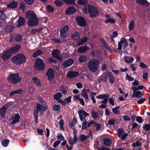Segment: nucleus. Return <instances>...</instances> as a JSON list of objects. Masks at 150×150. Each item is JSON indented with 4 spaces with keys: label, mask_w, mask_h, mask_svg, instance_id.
Here are the masks:
<instances>
[{
    "label": "nucleus",
    "mask_w": 150,
    "mask_h": 150,
    "mask_svg": "<svg viewBox=\"0 0 150 150\" xmlns=\"http://www.w3.org/2000/svg\"><path fill=\"white\" fill-rule=\"evenodd\" d=\"M79 118L81 121L83 120L84 122L82 124V130H84L87 128L88 127H89L91 125L93 124L94 121L93 120H91L88 123L86 119L87 116H89V114L86 112L85 110H79L78 112Z\"/></svg>",
    "instance_id": "1"
},
{
    "label": "nucleus",
    "mask_w": 150,
    "mask_h": 150,
    "mask_svg": "<svg viewBox=\"0 0 150 150\" xmlns=\"http://www.w3.org/2000/svg\"><path fill=\"white\" fill-rule=\"evenodd\" d=\"M26 17L28 19V24L29 26H32L37 25L39 22V20L36 15L32 10H29L26 12Z\"/></svg>",
    "instance_id": "2"
},
{
    "label": "nucleus",
    "mask_w": 150,
    "mask_h": 150,
    "mask_svg": "<svg viewBox=\"0 0 150 150\" xmlns=\"http://www.w3.org/2000/svg\"><path fill=\"white\" fill-rule=\"evenodd\" d=\"M82 11L85 13L87 14L88 11L91 18H94L98 16L99 12L95 6L91 5H87L83 8Z\"/></svg>",
    "instance_id": "3"
},
{
    "label": "nucleus",
    "mask_w": 150,
    "mask_h": 150,
    "mask_svg": "<svg viewBox=\"0 0 150 150\" xmlns=\"http://www.w3.org/2000/svg\"><path fill=\"white\" fill-rule=\"evenodd\" d=\"M40 103H38L36 110L34 111L40 112V115H42L45 111L46 110L48 109V105L41 98L39 99Z\"/></svg>",
    "instance_id": "4"
},
{
    "label": "nucleus",
    "mask_w": 150,
    "mask_h": 150,
    "mask_svg": "<svg viewBox=\"0 0 150 150\" xmlns=\"http://www.w3.org/2000/svg\"><path fill=\"white\" fill-rule=\"evenodd\" d=\"M99 62L95 59L91 60L88 64V68L92 72L95 73L99 68Z\"/></svg>",
    "instance_id": "5"
},
{
    "label": "nucleus",
    "mask_w": 150,
    "mask_h": 150,
    "mask_svg": "<svg viewBox=\"0 0 150 150\" xmlns=\"http://www.w3.org/2000/svg\"><path fill=\"white\" fill-rule=\"evenodd\" d=\"M13 63L16 65H20L26 61V57L22 54H18L11 59Z\"/></svg>",
    "instance_id": "6"
},
{
    "label": "nucleus",
    "mask_w": 150,
    "mask_h": 150,
    "mask_svg": "<svg viewBox=\"0 0 150 150\" xmlns=\"http://www.w3.org/2000/svg\"><path fill=\"white\" fill-rule=\"evenodd\" d=\"M8 80L9 82L17 84L20 82L21 78L19 76L18 74H12L9 75Z\"/></svg>",
    "instance_id": "7"
},
{
    "label": "nucleus",
    "mask_w": 150,
    "mask_h": 150,
    "mask_svg": "<svg viewBox=\"0 0 150 150\" xmlns=\"http://www.w3.org/2000/svg\"><path fill=\"white\" fill-rule=\"evenodd\" d=\"M45 65L43 61L41 59L38 58L36 59L35 67L36 69L42 70L44 69Z\"/></svg>",
    "instance_id": "8"
},
{
    "label": "nucleus",
    "mask_w": 150,
    "mask_h": 150,
    "mask_svg": "<svg viewBox=\"0 0 150 150\" xmlns=\"http://www.w3.org/2000/svg\"><path fill=\"white\" fill-rule=\"evenodd\" d=\"M73 134L74 138L73 139L71 138H70L68 139L69 143L72 146L77 142V140L78 139L77 136V131L75 129L73 130Z\"/></svg>",
    "instance_id": "9"
},
{
    "label": "nucleus",
    "mask_w": 150,
    "mask_h": 150,
    "mask_svg": "<svg viewBox=\"0 0 150 150\" xmlns=\"http://www.w3.org/2000/svg\"><path fill=\"white\" fill-rule=\"evenodd\" d=\"M76 21L77 24L81 27L85 26L86 22L84 18L81 16H78L76 19Z\"/></svg>",
    "instance_id": "10"
},
{
    "label": "nucleus",
    "mask_w": 150,
    "mask_h": 150,
    "mask_svg": "<svg viewBox=\"0 0 150 150\" xmlns=\"http://www.w3.org/2000/svg\"><path fill=\"white\" fill-rule=\"evenodd\" d=\"M69 27L68 25L64 27L60 31V36L62 38H64L67 35Z\"/></svg>",
    "instance_id": "11"
},
{
    "label": "nucleus",
    "mask_w": 150,
    "mask_h": 150,
    "mask_svg": "<svg viewBox=\"0 0 150 150\" xmlns=\"http://www.w3.org/2000/svg\"><path fill=\"white\" fill-rule=\"evenodd\" d=\"M52 54L54 57L58 60L62 61V58L58 50H54L52 53Z\"/></svg>",
    "instance_id": "12"
},
{
    "label": "nucleus",
    "mask_w": 150,
    "mask_h": 150,
    "mask_svg": "<svg viewBox=\"0 0 150 150\" xmlns=\"http://www.w3.org/2000/svg\"><path fill=\"white\" fill-rule=\"evenodd\" d=\"M122 44H124L125 46H128V43L127 42L126 40L124 38H121L120 41L118 43V50L120 51L122 49Z\"/></svg>",
    "instance_id": "13"
},
{
    "label": "nucleus",
    "mask_w": 150,
    "mask_h": 150,
    "mask_svg": "<svg viewBox=\"0 0 150 150\" xmlns=\"http://www.w3.org/2000/svg\"><path fill=\"white\" fill-rule=\"evenodd\" d=\"M47 76L50 81H52L53 80L54 77L53 70L51 69H49L47 72Z\"/></svg>",
    "instance_id": "14"
},
{
    "label": "nucleus",
    "mask_w": 150,
    "mask_h": 150,
    "mask_svg": "<svg viewBox=\"0 0 150 150\" xmlns=\"http://www.w3.org/2000/svg\"><path fill=\"white\" fill-rule=\"evenodd\" d=\"M8 12L6 10H0V18L4 20L8 17Z\"/></svg>",
    "instance_id": "15"
},
{
    "label": "nucleus",
    "mask_w": 150,
    "mask_h": 150,
    "mask_svg": "<svg viewBox=\"0 0 150 150\" xmlns=\"http://www.w3.org/2000/svg\"><path fill=\"white\" fill-rule=\"evenodd\" d=\"M25 21V20L23 18L19 16L18 19L16 22L15 25L18 27H21L24 24Z\"/></svg>",
    "instance_id": "16"
},
{
    "label": "nucleus",
    "mask_w": 150,
    "mask_h": 150,
    "mask_svg": "<svg viewBox=\"0 0 150 150\" xmlns=\"http://www.w3.org/2000/svg\"><path fill=\"white\" fill-rule=\"evenodd\" d=\"M74 63V60L69 59L65 61L63 64L64 67L66 68L71 66Z\"/></svg>",
    "instance_id": "17"
},
{
    "label": "nucleus",
    "mask_w": 150,
    "mask_h": 150,
    "mask_svg": "<svg viewBox=\"0 0 150 150\" xmlns=\"http://www.w3.org/2000/svg\"><path fill=\"white\" fill-rule=\"evenodd\" d=\"M20 119V116L18 114H15L12 117V119L13 120L11 123V124L14 125L15 123L18 122Z\"/></svg>",
    "instance_id": "18"
},
{
    "label": "nucleus",
    "mask_w": 150,
    "mask_h": 150,
    "mask_svg": "<svg viewBox=\"0 0 150 150\" xmlns=\"http://www.w3.org/2000/svg\"><path fill=\"white\" fill-rule=\"evenodd\" d=\"M79 74L78 72L71 71L68 73L67 77L70 79L73 78L77 76Z\"/></svg>",
    "instance_id": "19"
},
{
    "label": "nucleus",
    "mask_w": 150,
    "mask_h": 150,
    "mask_svg": "<svg viewBox=\"0 0 150 150\" xmlns=\"http://www.w3.org/2000/svg\"><path fill=\"white\" fill-rule=\"evenodd\" d=\"M14 29V27L12 25H7L4 30L7 33H10L12 32Z\"/></svg>",
    "instance_id": "20"
},
{
    "label": "nucleus",
    "mask_w": 150,
    "mask_h": 150,
    "mask_svg": "<svg viewBox=\"0 0 150 150\" xmlns=\"http://www.w3.org/2000/svg\"><path fill=\"white\" fill-rule=\"evenodd\" d=\"M76 9L73 6L69 7L66 10L67 14H71L74 13L76 11Z\"/></svg>",
    "instance_id": "21"
},
{
    "label": "nucleus",
    "mask_w": 150,
    "mask_h": 150,
    "mask_svg": "<svg viewBox=\"0 0 150 150\" xmlns=\"http://www.w3.org/2000/svg\"><path fill=\"white\" fill-rule=\"evenodd\" d=\"M18 2L17 1H13L10 4L7 5L8 7L12 8H16L18 5Z\"/></svg>",
    "instance_id": "22"
},
{
    "label": "nucleus",
    "mask_w": 150,
    "mask_h": 150,
    "mask_svg": "<svg viewBox=\"0 0 150 150\" xmlns=\"http://www.w3.org/2000/svg\"><path fill=\"white\" fill-rule=\"evenodd\" d=\"M87 40L88 38L87 37H85L83 38H82L80 39L77 42V45L78 46H80L82 45L83 44L86 43L87 41Z\"/></svg>",
    "instance_id": "23"
},
{
    "label": "nucleus",
    "mask_w": 150,
    "mask_h": 150,
    "mask_svg": "<svg viewBox=\"0 0 150 150\" xmlns=\"http://www.w3.org/2000/svg\"><path fill=\"white\" fill-rule=\"evenodd\" d=\"M89 48V47L88 46L85 45L79 48L77 50V52L79 53H83L86 52Z\"/></svg>",
    "instance_id": "24"
},
{
    "label": "nucleus",
    "mask_w": 150,
    "mask_h": 150,
    "mask_svg": "<svg viewBox=\"0 0 150 150\" xmlns=\"http://www.w3.org/2000/svg\"><path fill=\"white\" fill-rule=\"evenodd\" d=\"M11 55L8 51H7L4 53L2 56V59L4 61L9 58Z\"/></svg>",
    "instance_id": "25"
},
{
    "label": "nucleus",
    "mask_w": 150,
    "mask_h": 150,
    "mask_svg": "<svg viewBox=\"0 0 150 150\" xmlns=\"http://www.w3.org/2000/svg\"><path fill=\"white\" fill-rule=\"evenodd\" d=\"M124 59L126 62L128 63H130L132 62L134 59L132 57L127 56H125L124 57Z\"/></svg>",
    "instance_id": "26"
},
{
    "label": "nucleus",
    "mask_w": 150,
    "mask_h": 150,
    "mask_svg": "<svg viewBox=\"0 0 150 150\" xmlns=\"http://www.w3.org/2000/svg\"><path fill=\"white\" fill-rule=\"evenodd\" d=\"M137 2L142 5L148 6L149 5V3L146 0H136Z\"/></svg>",
    "instance_id": "27"
},
{
    "label": "nucleus",
    "mask_w": 150,
    "mask_h": 150,
    "mask_svg": "<svg viewBox=\"0 0 150 150\" xmlns=\"http://www.w3.org/2000/svg\"><path fill=\"white\" fill-rule=\"evenodd\" d=\"M81 95L83 98L86 99H87L89 98L88 94L85 88H84L82 90L81 93Z\"/></svg>",
    "instance_id": "28"
},
{
    "label": "nucleus",
    "mask_w": 150,
    "mask_h": 150,
    "mask_svg": "<svg viewBox=\"0 0 150 150\" xmlns=\"http://www.w3.org/2000/svg\"><path fill=\"white\" fill-rule=\"evenodd\" d=\"M80 35L79 33L75 31V32L72 34L71 37L73 39L78 40L80 38Z\"/></svg>",
    "instance_id": "29"
},
{
    "label": "nucleus",
    "mask_w": 150,
    "mask_h": 150,
    "mask_svg": "<svg viewBox=\"0 0 150 150\" xmlns=\"http://www.w3.org/2000/svg\"><path fill=\"white\" fill-rule=\"evenodd\" d=\"M108 75L109 77V80L111 84L113 83L115 81V78L112 76V74L110 72H108Z\"/></svg>",
    "instance_id": "30"
},
{
    "label": "nucleus",
    "mask_w": 150,
    "mask_h": 150,
    "mask_svg": "<svg viewBox=\"0 0 150 150\" xmlns=\"http://www.w3.org/2000/svg\"><path fill=\"white\" fill-rule=\"evenodd\" d=\"M32 80L33 81L35 84L38 86H40L41 85V83L39 80L36 77H34L32 78Z\"/></svg>",
    "instance_id": "31"
},
{
    "label": "nucleus",
    "mask_w": 150,
    "mask_h": 150,
    "mask_svg": "<svg viewBox=\"0 0 150 150\" xmlns=\"http://www.w3.org/2000/svg\"><path fill=\"white\" fill-rule=\"evenodd\" d=\"M112 141L109 138H105L104 140V144L107 146H110L111 145Z\"/></svg>",
    "instance_id": "32"
},
{
    "label": "nucleus",
    "mask_w": 150,
    "mask_h": 150,
    "mask_svg": "<svg viewBox=\"0 0 150 150\" xmlns=\"http://www.w3.org/2000/svg\"><path fill=\"white\" fill-rule=\"evenodd\" d=\"M22 90L21 89H19L18 90L14 91L11 92L9 94V96L11 97L13 96L15 94H19L21 93Z\"/></svg>",
    "instance_id": "33"
},
{
    "label": "nucleus",
    "mask_w": 150,
    "mask_h": 150,
    "mask_svg": "<svg viewBox=\"0 0 150 150\" xmlns=\"http://www.w3.org/2000/svg\"><path fill=\"white\" fill-rule=\"evenodd\" d=\"M43 53V52L42 51L40 50H38L33 53V57L34 58H35L38 55L42 54Z\"/></svg>",
    "instance_id": "34"
},
{
    "label": "nucleus",
    "mask_w": 150,
    "mask_h": 150,
    "mask_svg": "<svg viewBox=\"0 0 150 150\" xmlns=\"http://www.w3.org/2000/svg\"><path fill=\"white\" fill-rule=\"evenodd\" d=\"M6 110V109L3 106L0 109V114L2 117H4Z\"/></svg>",
    "instance_id": "35"
},
{
    "label": "nucleus",
    "mask_w": 150,
    "mask_h": 150,
    "mask_svg": "<svg viewBox=\"0 0 150 150\" xmlns=\"http://www.w3.org/2000/svg\"><path fill=\"white\" fill-rule=\"evenodd\" d=\"M142 95H143L142 92L140 91H138L135 92L134 94L133 93L132 96V97H135L137 98H139Z\"/></svg>",
    "instance_id": "36"
},
{
    "label": "nucleus",
    "mask_w": 150,
    "mask_h": 150,
    "mask_svg": "<svg viewBox=\"0 0 150 150\" xmlns=\"http://www.w3.org/2000/svg\"><path fill=\"white\" fill-rule=\"evenodd\" d=\"M109 96V94H106L103 95H100L96 96V98L98 99H103L106 98H108Z\"/></svg>",
    "instance_id": "37"
},
{
    "label": "nucleus",
    "mask_w": 150,
    "mask_h": 150,
    "mask_svg": "<svg viewBox=\"0 0 150 150\" xmlns=\"http://www.w3.org/2000/svg\"><path fill=\"white\" fill-rule=\"evenodd\" d=\"M59 90L64 95H65L67 93V90L63 85H61L59 87Z\"/></svg>",
    "instance_id": "38"
},
{
    "label": "nucleus",
    "mask_w": 150,
    "mask_h": 150,
    "mask_svg": "<svg viewBox=\"0 0 150 150\" xmlns=\"http://www.w3.org/2000/svg\"><path fill=\"white\" fill-rule=\"evenodd\" d=\"M62 96V93L60 92H58L54 94V98L56 100H58Z\"/></svg>",
    "instance_id": "39"
},
{
    "label": "nucleus",
    "mask_w": 150,
    "mask_h": 150,
    "mask_svg": "<svg viewBox=\"0 0 150 150\" xmlns=\"http://www.w3.org/2000/svg\"><path fill=\"white\" fill-rule=\"evenodd\" d=\"M49 62L53 66H55L57 64V61L52 58H50L49 59Z\"/></svg>",
    "instance_id": "40"
},
{
    "label": "nucleus",
    "mask_w": 150,
    "mask_h": 150,
    "mask_svg": "<svg viewBox=\"0 0 150 150\" xmlns=\"http://www.w3.org/2000/svg\"><path fill=\"white\" fill-rule=\"evenodd\" d=\"M22 38V37L20 35L17 34L15 35V39L16 42H20Z\"/></svg>",
    "instance_id": "41"
},
{
    "label": "nucleus",
    "mask_w": 150,
    "mask_h": 150,
    "mask_svg": "<svg viewBox=\"0 0 150 150\" xmlns=\"http://www.w3.org/2000/svg\"><path fill=\"white\" fill-rule=\"evenodd\" d=\"M34 117L35 121V122L36 124H38V113L37 112L34 111Z\"/></svg>",
    "instance_id": "42"
},
{
    "label": "nucleus",
    "mask_w": 150,
    "mask_h": 150,
    "mask_svg": "<svg viewBox=\"0 0 150 150\" xmlns=\"http://www.w3.org/2000/svg\"><path fill=\"white\" fill-rule=\"evenodd\" d=\"M91 115L92 117L94 119H96L98 117V113L96 111L92 112L91 113Z\"/></svg>",
    "instance_id": "43"
},
{
    "label": "nucleus",
    "mask_w": 150,
    "mask_h": 150,
    "mask_svg": "<svg viewBox=\"0 0 150 150\" xmlns=\"http://www.w3.org/2000/svg\"><path fill=\"white\" fill-rule=\"evenodd\" d=\"M21 125L22 126L23 128H28V123L26 121L22 122L21 124Z\"/></svg>",
    "instance_id": "44"
},
{
    "label": "nucleus",
    "mask_w": 150,
    "mask_h": 150,
    "mask_svg": "<svg viewBox=\"0 0 150 150\" xmlns=\"http://www.w3.org/2000/svg\"><path fill=\"white\" fill-rule=\"evenodd\" d=\"M120 108L119 106H117L112 109V111L113 113L116 114H118L120 113V112L118 110Z\"/></svg>",
    "instance_id": "45"
},
{
    "label": "nucleus",
    "mask_w": 150,
    "mask_h": 150,
    "mask_svg": "<svg viewBox=\"0 0 150 150\" xmlns=\"http://www.w3.org/2000/svg\"><path fill=\"white\" fill-rule=\"evenodd\" d=\"M134 21L132 20L129 23V31H132L134 28Z\"/></svg>",
    "instance_id": "46"
},
{
    "label": "nucleus",
    "mask_w": 150,
    "mask_h": 150,
    "mask_svg": "<svg viewBox=\"0 0 150 150\" xmlns=\"http://www.w3.org/2000/svg\"><path fill=\"white\" fill-rule=\"evenodd\" d=\"M9 142V140L8 139L2 140L1 142L2 144L4 146H8Z\"/></svg>",
    "instance_id": "47"
},
{
    "label": "nucleus",
    "mask_w": 150,
    "mask_h": 150,
    "mask_svg": "<svg viewBox=\"0 0 150 150\" xmlns=\"http://www.w3.org/2000/svg\"><path fill=\"white\" fill-rule=\"evenodd\" d=\"M86 56L83 55H81L79 59V60L81 62H83L86 60Z\"/></svg>",
    "instance_id": "48"
},
{
    "label": "nucleus",
    "mask_w": 150,
    "mask_h": 150,
    "mask_svg": "<svg viewBox=\"0 0 150 150\" xmlns=\"http://www.w3.org/2000/svg\"><path fill=\"white\" fill-rule=\"evenodd\" d=\"M105 22L106 23H115V21L112 18H109L106 20Z\"/></svg>",
    "instance_id": "49"
},
{
    "label": "nucleus",
    "mask_w": 150,
    "mask_h": 150,
    "mask_svg": "<svg viewBox=\"0 0 150 150\" xmlns=\"http://www.w3.org/2000/svg\"><path fill=\"white\" fill-rule=\"evenodd\" d=\"M88 137L84 134H81L80 136V139L81 141L83 142L87 139Z\"/></svg>",
    "instance_id": "50"
},
{
    "label": "nucleus",
    "mask_w": 150,
    "mask_h": 150,
    "mask_svg": "<svg viewBox=\"0 0 150 150\" xmlns=\"http://www.w3.org/2000/svg\"><path fill=\"white\" fill-rule=\"evenodd\" d=\"M46 9L48 12H52L54 10L53 8L50 5L47 6Z\"/></svg>",
    "instance_id": "51"
},
{
    "label": "nucleus",
    "mask_w": 150,
    "mask_h": 150,
    "mask_svg": "<svg viewBox=\"0 0 150 150\" xmlns=\"http://www.w3.org/2000/svg\"><path fill=\"white\" fill-rule=\"evenodd\" d=\"M143 129L146 131H148L150 130V125L149 124H146L143 126Z\"/></svg>",
    "instance_id": "52"
},
{
    "label": "nucleus",
    "mask_w": 150,
    "mask_h": 150,
    "mask_svg": "<svg viewBox=\"0 0 150 150\" xmlns=\"http://www.w3.org/2000/svg\"><path fill=\"white\" fill-rule=\"evenodd\" d=\"M125 79L126 80L129 81H132L134 80V78L133 77L129 76L127 74H126Z\"/></svg>",
    "instance_id": "53"
},
{
    "label": "nucleus",
    "mask_w": 150,
    "mask_h": 150,
    "mask_svg": "<svg viewBox=\"0 0 150 150\" xmlns=\"http://www.w3.org/2000/svg\"><path fill=\"white\" fill-rule=\"evenodd\" d=\"M117 131L118 132V136L119 137H120L121 135L124 132V131L122 129H117Z\"/></svg>",
    "instance_id": "54"
},
{
    "label": "nucleus",
    "mask_w": 150,
    "mask_h": 150,
    "mask_svg": "<svg viewBox=\"0 0 150 150\" xmlns=\"http://www.w3.org/2000/svg\"><path fill=\"white\" fill-rule=\"evenodd\" d=\"M59 124L60 125V128L62 130H64V122L63 120L61 119L59 122Z\"/></svg>",
    "instance_id": "55"
},
{
    "label": "nucleus",
    "mask_w": 150,
    "mask_h": 150,
    "mask_svg": "<svg viewBox=\"0 0 150 150\" xmlns=\"http://www.w3.org/2000/svg\"><path fill=\"white\" fill-rule=\"evenodd\" d=\"M13 103L11 102H8L5 104L3 106L7 109V108L11 105H12Z\"/></svg>",
    "instance_id": "56"
},
{
    "label": "nucleus",
    "mask_w": 150,
    "mask_h": 150,
    "mask_svg": "<svg viewBox=\"0 0 150 150\" xmlns=\"http://www.w3.org/2000/svg\"><path fill=\"white\" fill-rule=\"evenodd\" d=\"M87 1L84 0H79L77 1V3L80 5H84L86 4Z\"/></svg>",
    "instance_id": "57"
},
{
    "label": "nucleus",
    "mask_w": 150,
    "mask_h": 150,
    "mask_svg": "<svg viewBox=\"0 0 150 150\" xmlns=\"http://www.w3.org/2000/svg\"><path fill=\"white\" fill-rule=\"evenodd\" d=\"M54 3L55 4L58 6H61L63 4L62 2L59 0H56Z\"/></svg>",
    "instance_id": "58"
},
{
    "label": "nucleus",
    "mask_w": 150,
    "mask_h": 150,
    "mask_svg": "<svg viewBox=\"0 0 150 150\" xmlns=\"http://www.w3.org/2000/svg\"><path fill=\"white\" fill-rule=\"evenodd\" d=\"M60 106L59 105H55L53 106V110L55 111H58L59 110Z\"/></svg>",
    "instance_id": "59"
},
{
    "label": "nucleus",
    "mask_w": 150,
    "mask_h": 150,
    "mask_svg": "<svg viewBox=\"0 0 150 150\" xmlns=\"http://www.w3.org/2000/svg\"><path fill=\"white\" fill-rule=\"evenodd\" d=\"M142 145L139 141H137L136 142L133 144V146L135 147L136 146L138 147Z\"/></svg>",
    "instance_id": "60"
},
{
    "label": "nucleus",
    "mask_w": 150,
    "mask_h": 150,
    "mask_svg": "<svg viewBox=\"0 0 150 150\" xmlns=\"http://www.w3.org/2000/svg\"><path fill=\"white\" fill-rule=\"evenodd\" d=\"M25 7V3L23 2H21L20 4V9L23 11H24Z\"/></svg>",
    "instance_id": "61"
},
{
    "label": "nucleus",
    "mask_w": 150,
    "mask_h": 150,
    "mask_svg": "<svg viewBox=\"0 0 150 150\" xmlns=\"http://www.w3.org/2000/svg\"><path fill=\"white\" fill-rule=\"evenodd\" d=\"M128 134L127 133H125V132L122 134L120 137L122 139L124 140L125 138L127 136Z\"/></svg>",
    "instance_id": "62"
},
{
    "label": "nucleus",
    "mask_w": 150,
    "mask_h": 150,
    "mask_svg": "<svg viewBox=\"0 0 150 150\" xmlns=\"http://www.w3.org/2000/svg\"><path fill=\"white\" fill-rule=\"evenodd\" d=\"M71 96H69L67 98L64 99V100L66 101L67 103H69L71 102Z\"/></svg>",
    "instance_id": "63"
},
{
    "label": "nucleus",
    "mask_w": 150,
    "mask_h": 150,
    "mask_svg": "<svg viewBox=\"0 0 150 150\" xmlns=\"http://www.w3.org/2000/svg\"><path fill=\"white\" fill-rule=\"evenodd\" d=\"M57 139L60 141H62L64 140V137L61 134H59L57 136Z\"/></svg>",
    "instance_id": "64"
}]
</instances>
